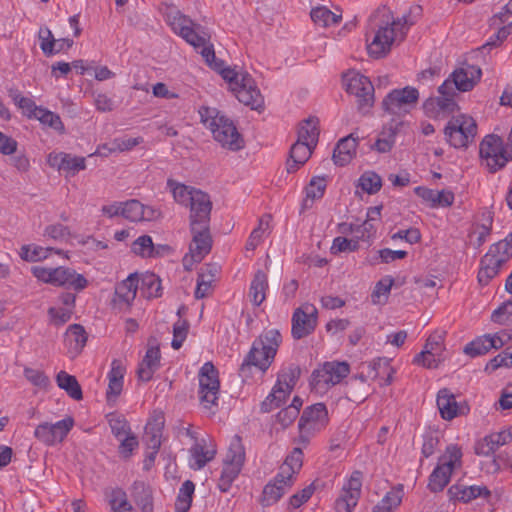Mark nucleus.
Instances as JSON below:
<instances>
[{"mask_svg": "<svg viewBox=\"0 0 512 512\" xmlns=\"http://www.w3.org/2000/svg\"><path fill=\"white\" fill-rule=\"evenodd\" d=\"M421 12V6H413L409 14L401 18L393 19L390 14H387L386 20L374 28V36L367 44L368 54L375 59L385 57L394 43L404 41L409 28L415 24V18L419 17Z\"/></svg>", "mask_w": 512, "mask_h": 512, "instance_id": "obj_1", "label": "nucleus"}, {"mask_svg": "<svg viewBox=\"0 0 512 512\" xmlns=\"http://www.w3.org/2000/svg\"><path fill=\"white\" fill-rule=\"evenodd\" d=\"M164 17L167 24L176 34L200 51L209 66L214 68V65L218 64L213 46L209 44L210 35L201 25L195 24L173 5L165 7ZM219 64H222V62H219Z\"/></svg>", "mask_w": 512, "mask_h": 512, "instance_id": "obj_2", "label": "nucleus"}, {"mask_svg": "<svg viewBox=\"0 0 512 512\" xmlns=\"http://www.w3.org/2000/svg\"><path fill=\"white\" fill-rule=\"evenodd\" d=\"M282 342V336L277 329L264 330L252 343L245 356L239 374L246 378L251 373V367L266 372L274 361L278 348Z\"/></svg>", "mask_w": 512, "mask_h": 512, "instance_id": "obj_3", "label": "nucleus"}, {"mask_svg": "<svg viewBox=\"0 0 512 512\" xmlns=\"http://www.w3.org/2000/svg\"><path fill=\"white\" fill-rule=\"evenodd\" d=\"M199 114L203 124L211 130L214 139L222 147L231 151H238L244 147L242 136L226 116L221 115L215 108L209 107H202Z\"/></svg>", "mask_w": 512, "mask_h": 512, "instance_id": "obj_4", "label": "nucleus"}, {"mask_svg": "<svg viewBox=\"0 0 512 512\" xmlns=\"http://www.w3.org/2000/svg\"><path fill=\"white\" fill-rule=\"evenodd\" d=\"M221 65L215 64L214 69L218 70L222 78L228 82L230 90L239 102L252 109L260 107L263 99L251 75L235 68H221Z\"/></svg>", "mask_w": 512, "mask_h": 512, "instance_id": "obj_5", "label": "nucleus"}, {"mask_svg": "<svg viewBox=\"0 0 512 512\" xmlns=\"http://www.w3.org/2000/svg\"><path fill=\"white\" fill-rule=\"evenodd\" d=\"M479 153L482 164L490 173L502 170L512 161V126L505 143L498 135L485 136L480 143Z\"/></svg>", "mask_w": 512, "mask_h": 512, "instance_id": "obj_6", "label": "nucleus"}, {"mask_svg": "<svg viewBox=\"0 0 512 512\" xmlns=\"http://www.w3.org/2000/svg\"><path fill=\"white\" fill-rule=\"evenodd\" d=\"M329 421L328 411L323 403H316L304 409L299 422V435L293 440L294 444L307 447L317 433L325 429Z\"/></svg>", "mask_w": 512, "mask_h": 512, "instance_id": "obj_7", "label": "nucleus"}, {"mask_svg": "<svg viewBox=\"0 0 512 512\" xmlns=\"http://www.w3.org/2000/svg\"><path fill=\"white\" fill-rule=\"evenodd\" d=\"M462 465V451L456 444L446 447L439 457L437 466L429 476L428 487L432 492L442 491L450 481L453 471Z\"/></svg>", "mask_w": 512, "mask_h": 512, "instance_id": "obj_8", "label": "nucleus"}, {"mask_svg": "<svg viewBox=\"0 0 512 512\" xmlns=\"http://www.w3.org/2000/svg\"><path fill=\"white\" fill-rule=\"evenodd\" d=\"M31 272L35 278L47 284L54 286H63L81 291L86 288L88 281L82 274L67 267L48 268L34 266Z\"/></svg>", "mask_w": 512, "mask_h": 512, "instance_id": "obj_9", "label": "nucleus"}, {"mask_svg": "<svg viewBox=\"0 0 512 512\" xmlns=\"http://www.w3.org/2000/svg\"><path fill=\"white\" fill-rule=\"evenodd\" d=\"M444 135L450 146L467 148L477 135V123L467 114L453 116L445 126Z\"/></svg>", "mask_w": 512, "mask_h": 512, "instance_id": "obj_10", "label": "nucleus"}, {"mask_svg": "<svg viewBox=\"0 0 512 512\" xmlns=\"http://www.w3.org/2000/svg\"><path fill=\"white\" fill-rule=\"evenodd\" d=\"M245 461V450L241 438L235 435L229 445L223 460V469L218 481L221 492H228L232 483L238 477Z\"/></svg>", "mask_w": 512, "mask_h": 512, "instance_id": "obj_11", "label": "nucleus"}, {"mask_svg": "<svg viewBox=\"0 0 512 512\" xmlns=\"http://www.w3.org/2000/svg\"><path fill=\"white\" fill-rule=\"evenodd\" d=\"M299 373L297 367L291 366L278 374L277 382L271 393L261 403L262 412L268 413L286 401L296 385Z\"/></svg>", "mask_w": 512, "mask_h": 512, "instance_id": "obj_12", "label": "nucleus"}, {"mask_svg": "<svg viewBox=\"0 0 512 512\" xmlns=\"http://www.w3.org/2000/svg\"><path fill=\"white\" fill-rule=\"evenodd\" d=\"M350 373V365L345 362H325L311 375V386L317 391H324L339 384Z\"/></svg>", "mask_w": 512, "mask_h": 512, "instance_id": "obj_13", "label": "nucleus"}, {"mask_svg": "<svg viewBox=\"0 0 512 512\" xmlns=\"http://www.w3.org/2000/svg\"><path fill=\"white\" fill-rule=\"evenodd\" d=\"M438 92V97H431L423 104V109L429 117H443L453 113L458 108L455 100L457 92L453 90L450 82H443L439 86Z\"/></svg>", "mask_w": 512, "mask_h": 512, "instance_id": "obj_14", "label": "nucleus"}, {"mask_svg": "<svg viewBox=\"0 0 512 512\" xmlns=\"http://www.w3.org/2000/svg\"><path fill=\"white\" fill-rule=\"evenodd\" d=\"M199 397L204 408L217 405L220 382L218 371L211 362H206L199 371Z\"/></svg>", "mask_w": 512, "mask_h": 512, "instance_id": "obj_15", "label": "nucleus"}, {"mask_svg": "<svg viewBox=\"0 0 512 512\" xmlns=\"http://www.w3.org/2000/svg\"><path fill=\"white\" fill-rule=\"evenodd\" d=\"M191 228L192 241L189 246V253L183 258V264L186 269H191L195 263H200L211 251L212 238L209 231V225L194 226Z\"/></svg>", "mask_w": 512, "mask_h": 512, "instance_id": "obj_16", "label": "nucleus"}, {"mask_svg": "<svg viewBox=\"0 0 512 512\" xmlns=\"http://www.w3.org/2000/svg\"><path fill=\"white\" fill-rule=\"evenodd\" d=\"M346 91L357 98L360 110L373 105L374 87L368 77L358 72H348L344 75Z\"/></svg>", "mask_w": 512, "mask_h": 512, "instance_id": "obj_17", "label": "nucleus"}, {"mask_svg": "<svg viewBox=\"0 0 512 512\" xmlns=\"http://www.w3.org/2000/svg\"><path fill=\"white\" fill-rule=\"evenodd\" d=\"M362 472L356 470L346 479L335 501V512H353L361 496Z\"/></svg>", "mask_w": 512, "mask_h": 512, "instance_id": "obj_18", "label": "nucleus"}, {"mask_svg": "<svg viewBox=\"0 0 512 512\" xmlns=\"http://www.w3.org/2000/svg\"><path fill=\"white\" fill-rule=\"evenodd\" d=\"M318 310L311 303H304L296 308L292 315V337L300 340L312 334L317 326Z\"/></svg>", "mask_w": 512, "mask_h": 512, "instance_id": "obj_19", "label": "nucleus"}, {"mask_svg": "<svg viewBox=\"0 0 512 512\" xmlns=\"http://www.w3.org/2000/svg\"><path fill=\"white\" fill-rule=\"evenodd\" d=\"M74 426V419L70 416L56 423H40L34 431V437L46 446H55L61 443Z\"/></svg>", "mask_w": 512, "mask_h": 512, "instance_id": "obj_20", "label": "nucleus"}, {"mask_svg": "<svg viewBox=\"0 0 512 512\" xmlns=\"http://www.w3.org/2000/svg\"><path fill=\"white\" fill-rule=\"evenodd\" d=\"M512 340V329H503L494 334H485L468 343L464 352L472 357L484 355L492 349H500Z\"/></svg>", "mask_w": 512, "mask_h": 512, "instance_id": "obj_21", "label": "nucleus"}, {"mask_svg": "<svg viewBox=\"0 0 512 512\" xmlns=\"http://www.w3.org/2000/svg\"><path fill=\"white\" fill-rule=\"evenodd\" d=\"M419 92L416 88L406 86L402 89H394L383 99L384 110L393 115L408 113V107L417 103Z\"/></svg>", "mask_w": 512, "mask_h": 512, "instance_id": "obj_22", "label": "nucleus"}, {"mask_svg": "<svg viewBox=\"0 0 512 512\" xmlns=\"http://www.w3.org/2000/svg\"><path fill=\"white\" fill-rule=\"evenodd\" d=\"M481 77L482 70L480 67L466 64L454 70L444 82H450L455 92H468L475 87Z\"/></svg>", "mask_w": 512, "mask_h": 512, "instance_id": "obj_23", "label": "nucleus"}, {"mask_svg": "<svg viewBox=\"0 0 512 512\" xmlns=\"http://www.w3.org/2000/svg\"><path fill=\"white\" fill-rule=\"evenodd\" d=\"M47 163L50 167L64 173L66 177H73L78 172L86 169V160L84 157L65 152H51L48 155Z\"/></svg>", "mask_w": 512, "mask_h": 512, "instance_id": "obj_24", "label": "nucleus"}, {"mask_svg": "<svg viewBox=\"0 0 512 512\" xmlns=\"http://www.w3.org/2000/svg\"><path fill=\"white\" fill-rule=\"evenodd\" d=\"M190 208V227L209 225L212 202L207 193L198 190L194 192L192 201L188 203Z\"/></svg>", "mask_w": 512, "mask_h": 512, "instance_id": "obj_25", "label": "nucleus"}, {"mask_svg": "<svg viewBox=\"0 0 512 512\" xmlns=\"http://www.w3.org/2000/svg\"><path fill=\"white\" fill-rule=\"evenodd\" d=\"M493 224L492 213L488 210L481 211L476 217L468 234L470 244L474 248L481 247L491 234Z\"/></svg>", "mask_w": 512, "mask_h": 512, "instance_id": "obj_26", "label": "nucleus"}, {"mask_svg": "<svg viewBox=\"0 0 512 512\" xmlns=\"http://www.w3.org/2000/svg\"><path fill=\"white\" fill-rule=\"evenodd\" d=\"M450 499L462 503H469L477 498H488L491 491L484 485L454 484L448 489Z\"/></svg>", "mask_w": 512, "mask_h": 512, "instance_id": "obj_27", "label": "nucleus"}, {"mask_svg": "<svg viewBox=\"0 0 512 512\" xmlns=\"http://www.w3.org/2000/svg\"><path fill=\"white\" fill-rule=\"evenodd\" d=\"M404 124L405 123L401 120H391L383 127L371 148L379 153L390 152L395 145L396 135L400 132V129Z\"/></svg>", "mask_w": 512, "mask_h": 512, "instance_id": "obj_28", "label": "nucleus"}, {"mask_svg": "<svg viewBox=\"0 0 512 512\" xmlns=\"http://www.w3.org/2000/svg\"><path fill=\"white\" fill-rule=\"evenodd\" d=\"M294 480L290 481L279 476V472L263 489L262 504L270 506L276 503L294 484Z\"/></svg>", "mask_w": 512, "mask_h": 512, "instance_id": "obj_29", "label": "nucleus"}, {"mask_svg": "<svg viewBox=\"0 0 512 512\" xmlns=\"http://www.w3.org/2000/svg\"><path fill=\"white\" fill-rule=\"evenodd\" d=\"M359 137L354 133L340 139L333 152V161L338 166H345L356 155Z\"/></svg>", "mask_w": 512, "mask_h": 512, "instance_id": "obj_30", "label": "nucleus"}, {"mask_svg": "<svg viewBox=\"0 0 512 512\" xmlns=\"http://www.w3.org/2000/svg\"><path fill=\"white\" fill-rule=\"evenodd\" d=\"M436 402L440 415L445 420H452L465 413V407L459 405L455 396L446 388L438 392Z\"/></svg>", "mask_w": 512, "mask_h": 512, "instance_id": "obj_31", "label": "nucleus"}, {"mask_svg": "<svg viewBox=\"0 0 512 512\" xmlns=\"http://www.w3.org/2000/svg\"><path fill=\"white\" fill-rule=\"evenodd\" d=\"M125 367L120 360L114 359L111 363V369L107 374L108 388L106 398L108 402L116 401L123 390Z\"/></svg>", "mask_w": 512, "mask_h": 512, "instance_id": "obj_32", "label": "nucleus"}, {"mask_svg": "<svg viewBox=\"0 0 512 512\" xmlns=\"http://www.w3.org/2000/svg\"><path fill=\"white\" fill-rule=\"evenodd\" d=\"M303 447L302 445L296 444L292 451L286 456L284 463L279 468V476L284 477L290 481V478L294 481L296 476L303 465Z\"/></svg>", "mask_w": 512, "mask_h": 512, "instance_id": "obj_33", "label": "nucleus"}, {"mask_svg": "<svg viewBox=\"0 0 512 512\" xmlns=\"http://www.w3.org/2000/svg\"><path fill=\"white\" fill-rule=\"evenodd\" d=\"M160 357L159 347L153 346L148 348L137 370V375L140 380L148 382L152 379L155 371L159 368Z\"/></svg>", "mask_w": 512, "mask_h": 512, "instance_id": "obj_34", "label": "nucleus"}, {"mask_svg": "<svg viewBox=\"0 0 512 512\" xmlns=\"http://www.w3.org/2000/svg\"><path fill=\"white\" fill-rule=\"evenodd\" d=\"M64 341L69 354L72 357L77 356L87 342V334L83 326L79 324L70 325L65 333Z\"/></svg>", "mask_w": 512, "mask_h": 512, "instance_id": "obj_35", "label": "nucleus"}, {"mask_svg": "<svg viewBox=\"0 0 512 512\" xmlns=\"http://www.w3.org/2000/svg\"><path fill=\"white\" fill-rule=\"evenodd\" d=\"M137 289L138 277L136 274H130L125 280L117 284L114 302L130 306L136 297Z\"/></svg>", "mask_w": 512, "mask_h": 512, "instance_id": "obj_36", "label": "nucleus"}, {"mask_svg": "<svg viewBox=\"0 0 512 512\" xmlns=\"http://www.w3.org/2000/svg\"><path fill=\"white\" fill-rule=\"evenodd\" d=\"M39 35L41 39L40 47L47 56L68 50L73 45V40L68 38L55 40L49 29L40 30Z\"/></svg>", "mask_w": 512, "mask_h": 512, "instance_id": "obj_37", "label": "nucleus"}, {"mask_svg": "<svg viewBox=\"0 0 512 512\" xmlns=\"http://www.w3.org/2000/svg\"><path fill=\"white\" fill-rule=\"evenodd\" d=\"M313 147L307 142L297 140L290 149V158L287 161V171L295 172L311 156Z\"/></svg>", "mask_w": 512, "mask_h": 512, "instance_id": "obj_38", "label": "nucleus"}, {"mask_svg": "<svg viewBox=\"0 0 512 512\" xmlns=\"http://www.w3.org/2000/svg\"><path fill=\"white\" fill-rule=\"evenodd\" d=\"M268 276L262 271L258 270L251 281L248 297L255 306H260L266 299V292L268 290Z\"/></svg>", "mask_w": 512, "mask_h": 512, "instance_id": "obj_39", "label": "nucleus"}, {"mask_svg": "<svg viewBox=\"0 0 512 512\" xmlns=\"http://www.w3.org/2000/svg\"><path fill=\"white\" fill-rule=\"evenodd\" d=\"M132 497L142 512H153L152 489L142 481L134 482L132 486Z\"/></svg>", "mask_w": 512, "mask_h": 512, "instance_id": "obj_40", "label": "nucleus"}, {"mask_svg": "<svg viewBox=\"0 0 512 512\" xmlns=\"http://www.w3.org/2000/svg\"><path fill=\"white\" fill-rule=\"evenodd\" d=\"M52 251L59 255L63 254L62 250L29 244L21 247L19 255L24 261L38 262L47 259Z\"/></svg>", "mask_w": 512, "mask_h": 512, "instance_id": "obj_41", "label": "nucleus"}, {"mask_svg": "<svg viewBox=\"0 0 512 512\" xmlns=\"http://www.w3.org/2000/svg\"><path fill=\"white\" fill-rule=\"evenodd\" d=\"M318 119L309 117L304 120L298 130V139L301 142H307L313 148L316 146L319 137Z\"/></svg>", "mask_w": 512, "mask_h": 512, "instance_id": "obj_42", "label": "nucleus"}, {"mask_svg": "<svg viewBox=\"0 0 512 512\" xmlns=\"http://www.w3.org/2000/svg\"><path fill=\"white\" fill-rule=\"evenodd\" d=\"M190 453L194 460V463L191 465V467L196 470H200L215 457L216 450L214 448H206L205 440H202L196 442L191 447Z\"/></svg>", "mask_w": 512, "mask_h": 512, "instance_id": "obj_43", "label": "nucleus"}, {"mask_svg": "<svg viewBox=\"0 0 512 512\" xmlns=\"http://www.w3.org/2000/svg\"><path fill=\"white\" fill-rule=\"evenodd\" d=\"M56 382L71 398L75 400H81L83 398L81 386L75 376L65 371H60L56 376Z\"/></svg>", "mask_w": 512, "mask_h": 512, "instance_id": "obj_44", "label": "nucleus"}, {"mask_svg": "<svg viewBox=\"0 0 512 512\" xmlns=\"http://www.w3.org/2000/svg\"><path fill=\"white\" fill-rule=\"evenodd\" d=\"M502 265L499 260H495L492 254H485L481 260V268L478 272V281L482 285H487L494 278Z\"/></svg>", "mask_w": 512, "mask_h": 512, "instance_id": "obj_45", "label": "nucleus"}, {"mask_svg": "<svg viewBox=\"0 0 512 512\" xmlns=\"http://www.w3.org/2000/svg\"><path fill=\"white\" fill-rule=\"evenodd\" d=\"M312 21L320 27H329L341 21V14H336L325 6H318L311 10Z\"/></svg>", "mask_w": 512, "mask_h": 512, "instance_id": "obj_46", "label": "nucleus"}, {"mask_svg": "<svg viewBox=\"0 0 512 512\" xmlns=\"http://www.w3.org/2000/svg\"><path fill=\"white\" fill-rule=\"evenodd\" d=\"M486 254H492L501 265L507 262L512 257V233L508 234L505 239L491 245Z\"/></svg>", "mask_w": 512, "mask_h": 512, "instance_id": "obj_47", "label": "nucleus"}, {"mask_svg": "<svg viewBox=\"0 0 512 512\" xmlns=\"http://www.w3.org/2000/svg\"><path fill=\"white\" fill-rule=\"evenodd\" d=\"M167 184L172 191L174 200L178 204L186 207H188V203L192 201V198L194 197V192H197L199 190L194 187L187 186L173 180H168Z\"/></svg>", "mask_w": 512, "mask_h": 512, "instance_id": "obj_48", "label": "nucleus"}, {"mask_svg": "<svg viewBox=\"0 0 512 512\" xmlns=\"http://www.w3.org/2000/svg\"><path fill=\"white\" fill-rule=\"evenodd\" d=\"M194 490L195 484L191 480H186L182 484L175 502L176 512H187L190 509Z\"/></svg>", "mask_w": 512, "mask_h": 512, "instance_id": "obj_49", "label": "nucleus"}, {"mask_svg": "<svg viewBox=\"0 0 512 512\" xmlns=\"http://www.w3.org/2000/svg\"><path fill=\"white\" fill-rule=\"evenodd\" d=\"M403 497V491L401 489H394L384 496V498L374 506L372 512H392L393 509L397 508Z\"/></svg>", "mask_w": 512, "mask_h": 512, "instance_id": "obj_50", "label": "nucleus"}, {"mask_svg": "<svg viewBox=\"0 0 512 512\" xmlns=\"http://www.w3.org/2000/svg\"><path fill=\"white\" fill-rule=\"evenodd\" d=\"M34 117L37 118L42 124L49 126L59 133L65 132V126L60 116L50 110L40 107L37 112L34 113Z\"/></svg>", "mask_w": 512, "mask_h": 512, "instance_id": "obj_51", "label": "nucleus"}, {"mask_svg": "<svg viewBox=\"0 0 512 512\" xmlns=\"http://www.w3.org/2000/svg\"><path fill=\"white\" fill-rule=\"evenodd\" d=\"M358 187L368 194H376L382 187V179L374 171H365L358 179Z\"/></svg>", "mask_w": 512, "mask_h": 512, "instance_id": "obj_52", "label": "nucleus"}, {"mask_svg": "<svg viewBox=\"0 0 512 512\" xmlns=\"http://www.w3.org/2000/svg\"><path fill=\"white\" fill-rule=\"evenodd\" d=\"M326 179L324 177H313L306 188V199L304 205L308 206V201L313 202L316 199H321L326 190Z\"/></svg>", "mask_w": 512, "mask_h": 512, "instance_id": "obj_53", "label": "nucleus"}, {"mask_svg": "<svg viewBox=\"0 0 512 512\" xmlns=\"http://www.w3.org/2000/svg\"><path fill=\"white\" fill-rule=\"evenodd\" d=\"M108 423L111 428L112 434L117 439H122V436L131 433L130 425L126 418L122 415L116 413L109 414Z\"/></svg>", "mask_w": 512, "mask_h": 512, "instance_id": "obj_54", "label": "nucleus"}, {"mask_svg": "<svg viewBox=\"0 0 512 512\" xmlns=\"http://www.w3.org/2000/svg\"><path fill=\"white\" fill-rule=\"evenodd\" d=\"M444 351V336L441 333L431 334L424 345L423 350L419 353V357H423L425 354L443 355Z\"/></svg>", "mask_w": 512, "mask_h": 512, "instance_id": "obj_55", "label": "nucleus"}, {"mask_svg": "<svg viewBox=\"0 0 512 512\" xmlns=\"http://www.w3.org/2000/svg\"><path fill=\"white\" fill-rule=\"evenodd\" d=\"M270 216H263L259 220V225L250 234L246 243L247 250H254L262 241L264 235L269 229Z\"/></svg>", "mask_w": 512, "mask_h": 512, "instance_id": "obj_56", "label": "nucleus"}, {"mask_svg": "<svg viewBox=\"0 0 512 512\" xmlns=\"http://www.w3.org/2000/svg\"><path fill=\"white\" fill-rule=\"evenodd\" d=\"M140 138H127V139H116L113 143V147L103 145L99 149L101 155L107 156L108 153L116 151H128L137 146L140 143Z\"/></svg>", "mask_w": 512, "mask_h": 512, "instance_id": "obj_57", "label": "nucleus"}, {"mask_svg": "<svg viewBox=\"0 0 512 512\" xmlns=\"http://www.w3.org/2000/svg\"><path fill=\"white\" fill-rule=\"evenodd\" d=\"M131 250L136 255L142 257H151L154 255V245L149 235L138 237L131 245Z\"/></svg>", "mask_w": 512, "mask_h": 512, "instance_id": "obj_58", "label": "nucleus"}, {"mask_svg": "<svg viewBox=\"0 0 512 512\" xmlns=\"http://www.w3.org/2000/svg\"><path fill=\"white\" fill-rule=\"evenodd\" d=\"M214 281V274L211 270L208 273H200L197 279V286L195 289V298L202 299L208 296L212 291V283Z\"/></svg>", "mask_w": 512, "mask_h": 512, "instance_id": "obj_59", "label": "nucleus"}, {"mask_svg": "<svg viewBox=\"0 0 512 512\" xmlns=\"http://www.w3.org/2000/svg\"><path fill=\"white\" fill-rule=\"evenodd\" d=\"M122 208V216L130 221L137 222L143 218V204L136 199L123 202Z\"/></svg>", "mask_w": 512, "mask_h": 512, "instance_id": "obj_60", "label": "nucleus"}, {"mask_svg": "<svg viewBox=\"0 0 512 512\" xmlns=\"http://www.w3.org/2000/svg\"><path fill=\"white\" fill-rule=\"evenodd\" d=\"M349 230L358 243L360 241L369 242L376 232V228L369 221H364L360 225H350Z\"/></svg>", "mask_w": 512, "mask_h": 512, "instance_id": "obj_61", "label": "nucleus"}, {"mask_svg": "<svg viewBox=\"0 0 512 512\" xmlns=\"http://www.w3.org/2000/svg\"><path fill=\"white\" fill-rule=\"evenodd\" d=\"M491 321L498 324L512 322V299L503 302L492 312Z\"/></svg>", "mask_w": 512, "mask_h": 512, "instance_id": "obj_62", "label": "nucleus"}, {"mask_svg": "<svg viewBox=\"0 0 512 512\" xmlns=\"http://www.w3.org/2000/svg\"><path fill=\"white\" fill-rule=\"evenodd\" d=\"M360 245L358 243V240L354 237L348 239L345 237H336L333 240L331 251L332 253H341V252H354L359 249Z\"/></svg>", "mask_w": 512, "mask_h": 512, "instance_id": "obj_63", "label": "nucleus"}, {"mask_svg": "<svg viewBox=\"0 0 512 512\" xmlns=\"http://www.w3.org/2000/svg\"><path fill=\"white\" fill-rule=\"evenodd\" d=\"M110 504L113 512H134L126 493L120 489L113 492Z\"/></svg>", "mask_w": 512, "mask_h": 512, "instance_id": "obj_64", "label": "nucleus"}]
</instances>
